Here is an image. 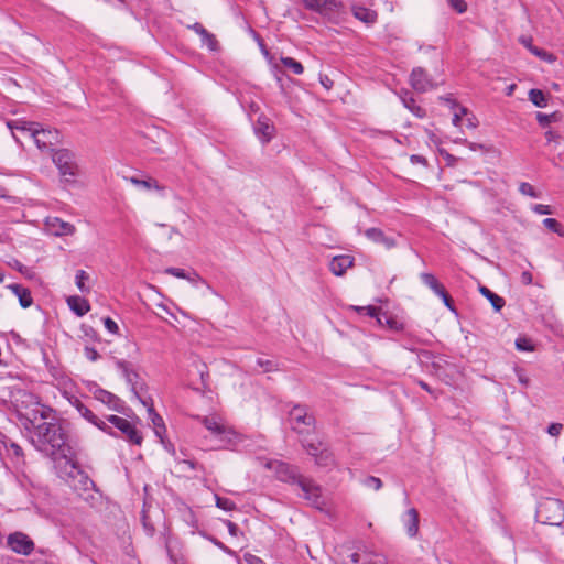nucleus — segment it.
I'll list each match as a JSON object with an SVG mask.
<instances>
[{
  "instance_id": "obj_42",
  "label": "nucleus",
  "mask_w": 564,
  "mask_h": 564,
  "mask_svg": "<svg viewBox=\"0 0 564 564\" xmlns=\"http://www.w3.org/2000/svg\"><path fill=\"white\" fill-rule=\"evenodd\" d=\"M364 485L368 488H371L373 490H379L382 487V481L380 478L375 476H369L364 480Z\"/></svg>"
},
{
  "instance_id": "obj_26",
  "label": "nucleus",
  "mask_w": 564,
  "mask_h": 564,
  "mask_svg": "<svg viewBox=\"0 0 564 564\" xmlns=\"http://www.w3.org/2000/svg\"><path fill=\"white\" fill-rule=\"evenodd\" d=\"M480 293L489 300L494 308L498 312L505 306V300L498 294L491 292L488 288L481 286Z\"/></svg>"
},
{
  "instance_id": "obj_35",
  "label": "nucleus",
  "mask_w": 564,
  "mask_h": 564,
  "mask_svg": "<svg viewBox=\"0 0 564 564\" xmlns=\"http://www.w3.org/2000/svg\"><path fill=\"white\" fill-rule=\"evenodd\" d=\"M383 323L381 325H386L392 330L400 332L403 329V324L399 322L397 318L389 316L387 314H381Z\"/></svg>"
},
{
  "instance_id": "obj_43",
  "label": "nucleus",
  "mask_w": 564,
  "mask_h": 564,
  "mask_svg": "<svg viewBox=\"0 0 564 564\" xmlns=\"http://www.w3.org/2000/svg\"><path fill=\"white\" fill-rule=\"evenodd\" d=\"M164 272L169 275L178 278V279H186L187 274L185 270L180 268L170 267L164 270Z\"/></svg>"
},
{
  "instance_id": "obj_52",
  "label": "nucleus",
  "mask_w": 564,
  "mask_h": 564,
  "mask_svg": "<svg viewBox=\"0 0 564 564\" xmlns=\"http://www.w3.org/2000/svg\"><path fill=\"white\" fill-rule=\"evenodd\" d=\"M186 280L191 282L193 285H196L197 283L206 284V281L195 271L188 273Z\"/></svg>"
},
{
  "instance_id": "obj_46",
  "label": "nucleus",
  "mask_w": 564,
  "mask_h": 564,
  "mask_svg": "<svg viewBox=\"0 0 564 564\" xmlns=\"http://www.w3.org/2000/svg\"><path fill=\"white\" fill-rule=\"evenodd\" d=\"M448 4L458 13H464L467 10V3L464 0H448Z\"/></svg>"
},
{
  "instance_id": "obj_55",
  "label": "nucleus",
  "mask_w": 564,
  "mask_h": 564,
  "mask_svg": "<svg viewBox=\"0 0 564 564\" xmlns=\"http://www.w3.org/2000/svg\"><path fill=\"white\" fill-rule=\"evenodd\" d=\"M521 282L525 285H530L533 282V276H532L531 272L523 271L521 273Z\"/></svg>"
},
{
  "instance_id": "obj_57",
  "label": "nucleus",
  "mask_w": 564,
  "mask_h": 564,
  "mask_svg": "<svg viewBox=\"0 0 564 564\" xmlns=\"http://www.w3.org/2000/svg\"><path fill=\"white\" fill-rule=\"evenodd\" d=\"M466 117V127L469 129H475L478 124L476 117L470 113Z\"/></svg>"
},
{
  "instance_id": "obj_22",
  "label": "nucleus",
  "mask_w": 564,
  "mask_h": 564,
  "mask_svg": "<svg viewBox=\"0 0 564 564\" xmlns=\"http://www.w3.org/2000/svg\"><path fill=\"white\" fill-rule=\"evenodd\" d=\"M7 288L19 299V303L23 308L32 305L33 299L29 289L20 284H9Z\"/></svg>"
},
{
  "instance_id": "obj_1",
  "label": "nucleus",
  "mask_w": 564,
  "mask_h": 564,
  "mask_svg": "<svg viewBox=\"0 0 564 564\" xmlns=\"http://www.w3.org/2000/svg\"><path fill=\"white\" fill-rule=\"evenodd\" d=\"M22 403L34 408L18 409L21 424L28 438L36 451L54 460L64 459L70 467H76V456L68 444L67 433L54 411L40 403L37 397L23 392Z\"/></svg>"
},
{
  "instance_id": "obj_33",
  "label": "nucleus",
  "mask_w": 564,
  "mask_h": 564,
  "mask_svg": "<svg viewBox=\"0 0 564 564\" xmlns=\"http://www.w3.org/2000/svg\"><path fill=\"white\" fill-rule=\"evenodd\" d=\"M281 63L289 69L292 70V73H294L295 75H301L303 74L304 72V67L303 65L297 62L296 59L292 58V57H285V56H282L280 58Z\"/></svg>"
},
{
  "instance_id": "obj_20",
  "label": "nucleus",
  "mask_w": 564,
  "mask_h": 564,
  "mask_svg": "<svg viewBox=\"0 0 564 564\" xmlns=\"http://www.w3.org/2000/svg\"><path fill=\"white\" fill-rule=\"evenodd\" d=\"M403 524L409 536L414 538L419 532V512L410 508L403 516Z\"/></svg>"
},
{
  "instance_id": "obj_13",
  "label": "nucleus",
  "mask_w": 564,
  "mask_h": 564,
  "mask_svg": "<svg viewBox=\"0 0 564 564\" xmlns=\"http://www.w3.org/2000/svg\"><path fill=\"white\" fill-rule=\"evenodd\" d=\"M410 84L414 90L420 93H425L435 87V84L422 67L413 68L410 75Z\"/></svg>"
},
{
  "instance_id": "obj_17",
  "label": "nucleus",
  "mask_w": 564,
  "mask_h": 564,
  "mask_svg": "<svg viewBox=\"0 0 564 564\" xmlns=\"http://www.w3.org/2000/svg\"><path fill=\"white\" fill-rule=\"evenodd\" d=\"M354 264V259L350 256L341 254L336 256L332 259L329 263V270L335 275H343L349 268Z\"/></svg>"
},
{
  "instance_id": "obj_58",
  "label": "nucleus",
  "mask_w": 564,
  "mask_h": 564,
  "mask_svg": "<svg viewBox=\"0 0 564 564\" xmlns=\"http://www.w3.org/2000/svg\"><path fill=\"white\" fill-rule=\"evenodd\" d=\"M226 525L230 535L236 536L238 534L239 529L236 523L228 520L226 521Z\"/></svg>"
},
{
  "instance_id": "obj_39",
  "label": "nucleus",
  "mask_w": 564,
  "mask_h": 564,
  "mask_svg": "<svg viewBox=\"0 0 564 564\" xmlns=\"http://www.w3.org/2000/svg\"><path fill=\"white\" fill-rule=\"evenodd\" d=\"M519 192L522 195H527L530 197H534V198L539 197V194L535 192L534 187L530 183H527V182H522L519 185Z\"/></svg>"
},
{
  "instance_id": "obj_11",
  "label": "nucleus",
  "mask_w": 564,
  "mask_h": 564,
  "mask_svg": "<svg viewBox=\"0 0 564 564\" xmlns=\"http://www.w3.org/2000/svg\"><path fill=\"white\" fill-rule=\"evenodd\" d=\"M122 375L128 382V384L131 387V391L133 395L143 404H148V398H143L141 395V392L143 391L144 383L140 380L139 375L131 369L126 362L119 364Z\"/></svg>"
},
{
  "instance_id": "obj_59",
  "label": "nucleus",
  "mask_w": 564,
  "mask_h": 564,
  "mask_svg": "<svg viewBox=\"0 0 564 564\" xmlns=\"http://www.w3.org/2000/svg\"><path fill=\"white\" fill-rule=\"evenodd\" d=\"M319 82L326 89H330L333 86V80L327 75H321Z\"/></svg>"
},
{
  "instance_id": "obj_8",
  "label": "nucleus",
  "mask_w": 564,
  "mask_h": 564,
  "mask_svg": "<svg viewBox=\"0 0 564 564\" xmlns=\"http://www.w3.org/2000/svg\"><path fill=\"white\" fill-rule=\"evenodd\" d=\"M7 545L12 552L24 556L30 555L35 547L32 539L28 534L20 531L8 535Z\"/></svg>"
},
{
  "instance_id": "obj_34",
  "label": "nucleus",
  "mask_w": 564,
  "mask_h": 564,
  "mask_svg": "<svg viewBox=\"0 0 564 564\" xmlns=\"http://www.w3.org/2000/svg\"><path fill=\"white\" fill-rule=\"evenodd\" d=\"M314 457H315L316 465L322 466V467H328L334 463L333 454L326 448H323L317 454V456H314Z\"/></svg>"
},
{
  "instance_id": "obj_21",
  "label": "nucleus",
  "mask_w": 564,
  "mask_h": 564,
  "mask_svg": "<svg viewBox=\"0 0 564 564\" xmlns=\"http://www.w3.org/2000/svg\"><path fill=\"white\" fill-rule=\"evenodd\" d=\"M68 307L79 317L84 316L90 311L89 302L80 296L73 295L67 299Z\"/></svg>"
},
{
  "instance_id": "obj_9",
  "label": "nucleus",
  "mask_w": 564,
  "mask_h": 564,
  "mask_svg": "<svg viewBox=\"0 0 564 564\" xmlns=\"http://www.w3.org/2000/svg\"><path fill=\"white\" fill-rule=\"evenodd\" d=\"M289 421L293 430L304 433L308 432L310 427L314 424V416L307 412L306 408L295 405L289 413Z\"/></svg>"
},
{
  "instance_id": "obj_36",
  "label": "nucleus",
  "mask_w": 564,
  "mask_h": 564,
  "mask_svg": "<svg viewBox=\"0 0 564 564\" xmlns=\"http://www.w3.org/2000/svg\"><path fill=\"white\" fill-rule=\"evenodd\" d=\"M532 54L549 64H553L556 61V56L554 54L549 53L545 50L539 48L538 46L536 48L532 50Z\"/></svg>"
},
{
  "instance_id": "obj_63",
  "label": "nucleus",
  "mask_w": 564,
  "mask_h": 564,
  "mask_svg": "<svg viewBox=\"0 0 564 564\" xmlns=\"http://www.w3.org/2000/svg\"><path fill=\"white\" fill-rule=\"evenodd\" d=\"M0 198L12 200V197L8 195V191L2 186H0Z\"/></svg>"
},
{
  "instance_id": "obj_53",
  "label": "nucleus",
  "mask_w": 564,
  "mask_h": 564,
  "mask_svg": "<svg viewBox=\"0 0 564 564\" xmlns=\"http://www.w3.org/2000/svg\"><path fill=\"white\" fill-rule=\"evenodd\" d=\"M519 42L525 47L528 48L531 53H532V50L536 48V46L533 45V41H532V37H529V36H521L519 39Z\"/></svg>"
},
{
  "instance_id": "obj_18",
  "label": "nucleus",
  "mask_w": 564,
  "mask_h": 564,
  "mask_svg": "<svg viewBox=\"0 0 564 564\" xmlns=\"http://www.w3.org/2000/svg\"><path fill=\"white\" fill-rule=\"evenodd\" d=\"M365 236L373 241L375 243H381L386 249L395 247L397 242L392 237L386 236V234L379 228H369L365 231Z\"/></svg>"
},
{
  "instance_id": "obj_30",
  "label": "nucleus",
  "mask_w": 564,
  "mask_h": 564,
  "mask_svg": "<svg viewBox=\"0 0 564 564\" xmlns=\"http://www.w3.org/2000/svg\"><path fill=\"white\" fill-rule=\"evenodd\" d=\"M355 17L366 23H373L377 20V13L366 8H357L355 10Z\"/></svg>"
},
{
  "instance_id": "obj_15",
  "label": "nucleus",
  "mask_w": 564,
  "mask_h": 564,
  "mask_svg": "<svg viewBox=\"0 0 564 564\" xmlns=\"http://www.w3.org/2000/svg\"><path fill=\"white\" fill-rule=\"evenodd\" d=\"M302 3L305 9L318 13H333L340 7L337 0H302Z\"/></svg>"
},
{
  "instance_id": "obj_38",
  "label": "nucleus",
  "mask_w": 564,
  "mask_h": 564,
  "mask_svg": "<svg viewBox=\"0 0 564 564\" xmlns=\"http://www.w3.org/2000/svg\"><path fill=\"white\" fill-rule=\"evenodd\" d=\"M544 227L549 230L556 232L560 236H564V231L562 230L561 224L554 218H545L543 220Z\"/></svg>"
},
{
  "instance_id": "obj_49",
  "label": "nucleus",
  "mask_w": 564,
  "mask_h": 564,
  "mask_svg": "<svg viewBox=\"0 0 564 564\" xmlns=\"http://www.w3.org/2000/svg\"><path fill=\"white\" fill-rule=\"evenodd\" d=\"M532 210L539 215H549V214H552V210L550 208L549 205H543V204H535L533 207H532Z\"/></svg>"
},
{
  "instance_id": "obj_62",
  "label": "nucleus",
  "mask_w": 564,
  "mask_h": 564,
  "mask_svg": "<svg viewBox=\"0 0 564 564\" xmlns=\"http://www.w3.org/2000/svg\"><path fill=\"white\" fill-rule=\"evenodd\" d=\"M10 448L12 449V452H13V454H14L15 456H18V457H19V456H22V455H23L22 448H21L18 444L12 443V444L10 445Z\"/></svg>"
},
{
  "instance_id": "obj_54",
  "label": "nucleus",
  "mask_w": 564,
  "mask_h": 564,
  "mask_svg": "<svg viewBox=\"0 0 564 564\" xmlns=\"http://www.w3.org/2000/svg\"><path fill=\"white\" fill-rule=\"evenodd\" d=\"M410 161L412 164H421V165H424L426 166L427 165V160L422 156V155H419V154H413L410 156Z\"/></svg>"
},
{
  "instance_id": "obj_7",
  "label": "nucleus",
  "mask_w": 564,
  "mask_h": 564,
  "mask_svg": "<svg viewBox=\"0 0 564 564\" xmlns=\"http://www.w3.org/2000/svg\"><path fill=\"white\" fill-rule=\"evenodd\" d=\"M72 471L68 473L69 478H72V487L73 489L82 496L85 500H88L90 491H97L95 482L88 477V475L80 469L78 462L76 460V467H70Z\"/></svg>"
},
{
  "instance_id": "obj_6",
  "label": "nucleus",
  "mask_w": 564,
  "mask_h": 564,
  "mask_svg": "<svg viewBox=\"0 0 564 564\" xmlns=\"http://www.w3.org/2000/svg\"><path fill=\"white\" fill-rule=\"evenodd\" d=\"M52 160L64 182H75V178L79 175V167L72 151L67 149L56 150L52 155Z\"/></svg>"
},
{
  "instance_id": "obj_60",
  "label": "nucleus",
  "mask_w": 564,
  "mask_h": 564,
  "mask_svg": "<svg viewBox=\"0 0 564 564\" xmlns=\"http://www.w3.org/2000/svg\"><path fill=\"white\" fill-rule=\"evenodd\" d=\"M558 134L555 131L549 130L545 132V139L547 142H554L558 139Z\"/></svg>"
},
{
  "instance_id": "obj_47",
  "label": "nucleus",
  "mask_w": 564,
  "mask_h": 564,
  "mask_svg": "<svg viewBox=\"0 0 564 564\" xmlns=\"http://www.w3.org/2000/svg\"><path fill=\"white\" fill-rule=\"evenodd\" d=\"M102 321H104L105 328L109 333H111V334H118L119 333V326L117 325V323L112 318L105 317Z\"/></svg>"
},
{
  "instance_id": "obj_28",
  "label": "nucleus",
  "mask_w": 564,
  "mask_h": 564,
  "mask_svg": "<svg viewBox=\"0 0 564 564\" xmlns=\"http://www.w3.org/2000/svg\"><path fill=\"white\" fill-rule=\"evenodd\" d=\"M422 282L429 286L435 294L442 293L444 286L436 280V278L432 273H422L421 274Z\"/></svg>"
},
{
  "instance_id": "obj_31",
  "label": "nucleus",
  "mask_w": 564,
  "mask_h": 564,
  "mask_svg": "<svg viewBox=\"0 0 564 564\" xmlns=\"http://www.w3.org/2000/svg\"><path fill=\"white\" fill-rule=\"evenodd\" d=\"M89 280V274L84 270H78L75 275V283L82 293H88L90 288L86 284Z\"/></svg>"
},
{
  "instance_id": "obj_3",
  "label": "nucleus",
  "mask_w": 564,
  "mask_h": 564,
  "mask_svg": "<svg viewBox=\"0 0 564 564\" xmlns=\"http://www.w3.org/2000/svg\"><path fill=\"white\" fill-rule=\"evenodd\" d=\"M7 126L11 130L17 142L21 143L20 137L17 135V132H20L23 137H28L33 140L36 147L42 151L50 150L59 141L58 131L42 129L40 128V124L35 122L13 120L8 121Z\"/></svg>"
},
{
  "instance_id": "obj_56",
  "label": "nucleus",
  "mask_w": 564,
  "mask_h": 564,
  "mask_svg": "<svg viewBox=\"0 0 564 564\" xmlns=\"http://www.w3.org/2000/svg\"><path fill=\"white\" fill-rule=\"evenodd\" d=\"M436 295H438V296L443 300L444 304H445L447 307H452V306H451L452 299H451V296L448 295V293L446 292V290H445V289H443V290H442V293H437Z\"/></svg>"
},
{
  "instance_id": "obj_2",
  "label": "nucleus",
  "mask_w": 564,
  "mask_h": 564,
  "mask_svg": "<svg viewBox=\"0 0 564 564\" xmlns=\"http://www.w3.org/2000/svg\"><path fill=\"white\" fill-rule=\"evenodd\" d=\"M264 467L274 469L276 477L284 482L296 485L303 492V497L312 505L319 507L321 501V487L315 484L311 478L301 475L297 469L285 463L267 460Z\"/></svg>"
},
{
  "instance_id": "obj_16",
  "label": "nucleus",
  "mask_w": 564,
  "mask_h": 564,
  "mask_svg": "<svg viewBox=\"0 0 564 564\" xmlns=\"http://www.w3.org/2000/svg\"><path fill=\"white\" fill-rule=\"evenodd\" d=\"M94 398L106 404L110 410L120 412L122 409V401L111 392L104 389H96L94 391Z\"/></svg>"
},
{
  "instance_id": "obj_37",
  "label": "nucleus",
  "mask_w": 564,
  "mask_h": 564,
  "mask_svg": "<svg viewBox=\"0 0 564 564\" xmlns=\"http://www.w3.org/2000/svg\"><path fill=\"white\" fill-rule=\"evenodd\" d=\"M215 500H216V506L219 509H223L225 511H231L236 508L235 502L228 498H223V497H219L218 495H216Z\"/></svg>"
},
{
  "instance_id": "obj_41",
  "label": "nucleus",
  "mask_w": 564,
  "mask_h": 564,
  "mask_svg": "<svg viewBox=\"0 0 564 564\" xmlns=\"http://www.w3.org/2000/svg\"><path fill=\"white\" fill-rule=\"evenodd\" d=\"M516 347L518 350H521V351H532L533 350V345L531 344V340L525 337H519L516 340Z\"/></svg>"
},
{
  "instance_id": "obj_45",
  "label": "nucleus",
  "mask_w": 564,
  "mask_h": 564,
  "mask_svg": "<svg viewBox=\"0 0 564 564\" xmlns=\"http://www.w3.org/2000/svg\"><path fill=\"white\" fill-rule=\"evenodd\" d=\"M554 117H555V113H552V115H545L542 112L536 113V120L541 127L549 126L553 121Z\"/></svg>"
},
{
  "instance_id": "obj_19",
  "label": "nucleus",
  "mask_w": 564,
  "mask_h": 564,
  "mask_svg": "<svg viewBox=\"0 0 564 564\" xmlns=\"http://www.w3.org/2000/svg\"><path fill=\"white\" fill-rule=\"evenodd\" d=\"M76 409H77L78 413L84 419H86L89 423L94 424L95 426H97L98 429H100L104 432L112 434L111 431H110V427L107 425V423L105 421L100 420L99 417H97L93 413V411H90L86 405H84L83 403L78 402V404L76 405Z\"/></svg>"
},
{
  "instance_id": "obj_27",
  "label": "nucleus",
  "mask_w": 564,
  "mask_h": 564,
  "mask_svg": "<svg viewBox=\"0 0 564 564\" xmlns=\"http://www.w3.org/2000/svg\"><path fill=\"white\" fill-rule=\"evenodd\" d=\"M529 100L539 108H544L547 106L546 96L541 89H531L529 91Z\"/></svg>"
},
{
  "instance_id": "obj_14",
  "label": "nucleus",
  "mask_w": 564,
  "mask_h": 564,
  "mask_svg": "<svg viewBox=\"0 0 564 564\" xmlns=\"http://www.w3.org/2000/svg\"><path fill=\"white\" fill-rule=\"evenodd\" d=\"M254 133L262 143H268L274 137V124L268 117L260 116L254 123Z\"/></svg>"
},
{
  "instance_id": "obj_32",
  "label": "nucleus",
  "mask_w": 564,
  "mask_h": 564,
  "mask_svg": "<svg viewBox=\"0 0 564 564\" xmlns=\"http://www.w3.org/2000/svg\"><path fill=\"white\" fill-rule=\"evenodd\" d=\"M354 310L358 313L367 314L371 317H376L378 324H382L381 310L376 306H354Z\"/></svg>"
},
{
  "instance_id": "obj_24",
  "label": "nucleus",
  "mask_w": 564,
  "mask_h": 564,
  "mask_svg": "<svg viewBox=\"0 0 564 564\" xmlns=\"http://www.w3.org/2000/svg\"><path fill=\"white\" fill-rule=\"evenodd\" d=\"M127 180L134 186L140 187L145 191L155 189V191L161 192L164 189V186L160 185L159 182L152 177H148L145 180H140L138 177L131 176Z\"/></svg>"
},
{
  "instance_id": "obj_40",
  "label": "nucleus",
  "mask_w": 564,
  "mask_h": 564,
  "mask_svg": "<svg viewBox=\"0 0 564 564\" xmlns=\"http://www.w3.org/2000/svg\"><path fill=\"white\" fill-rule=\"evenodd\" d=\"M469 115V111L467 108L465 107H458L457 110L454 112V116H453V124L455 127H459L460 123H462V120H463V117L465 116H468Z\"/></svg>"
},
{
  "instance_id": "obj_4",
  "label": "nucleus",
  "mask_w": 564,
  "mask_h": 564,
  "mask_svg": "<svg viewBox=\"0 0 564 564\" xmlns=\"http://www.w3.org/2000/svg\"><path fill=\"white\" fill-rule=\"evenodd\" d=\"M199 421L217 441L215 448L237 449L247 440V436L236 432L218 415L203 416Z\"/></svg>"
},
{
  "instance_id": "obj_48",
  "label": "nucleus",
  "mask_w": 564,
  "mask_h": 564,
  "mask_svg": "<svg viewBox=\"0 0 564 564\" xmlns=\"http://www.w3.org/2000/svg\"><path fill=\"white\" fill-rule=\"evenodd\" d=\"M243 561L246 564H265L261 557L251 553H246L243 555Z\"/></svg>"
},
{
  "instance_id": "obj_23",
  "label": "nucleus",
  "mask_w": 564,
  "mask_h": 564,
  "mask_svg": "<svg viewBox=\"0 0 564 564\" xmlns=\"http://www.w3.org/2000/svg\"><path fill=\"white\" fill-rule=\"evenodd\" d=\"M202 39V42L207 45L212 51L217 48V40L215 35L209 33L200 23H195L191 26Z\"/></svg>"
},
{
  "instance_id": "obj_64",
  "label": "nucleus",
  "mask_w": 564,
  "mask_h": 564,
  "mask_svg": "<svg viewBox=\"0 0 564 564\" xmlns=\"http://www.w3.org/2000/svg\"><path fill=\"white\" fill-rule=\"evenodd\" d=\"M359 560H360V556L358 553L355 552V553L350 554V561L352 564H358Z\"/></svg>"
},
{
  "instance_id": "obj_10",
  "label": "nucleus",
  "mask_w": 564,
  "mask_h": 564,
  "mask_svg": "<svg viewBox=\"0 0 564 564\" xmlns=\"http://www.w3.org/2000/svg\"><path fill=\"white\" fill-rule=\"evenodd\" d=\"M107 421L117 427L123 435H126L129 442L135 445H141L142 435L127 419L118 415H108Z\"/></svg>"
},
{
  "instance_id": "obj_5",
  "label": "nucleus",
  "mask_w": 564,
  "mask_h": 564,
  "mask_svg": "<svg viewBox=\"0 0 564 564\" xmlns=\"http://www.w3.org/2000/svg\"><path fill=\"white\" fill-rule=\"evenodd\" d=\"M535 517L543 524L561 525L564 521V503L556 498H544L536 507Z\"/></svg>"
},
{
  "instance_id": "obj_29",
  "label": "nucleus",
  "mask_w": 564,
  "mask_h": 564,
  "mask_svg": "<svg viewBox=\"0 0 564 564\" xmlns=\"http://www.w3.org/2000/svg\"><path fill=\"white\" fill-rule=\"evenodd\" d=\"M145 406L148 408L150 419H151L153 425L155 426V432H156V434H159L160 433L159 430L164 429L163 419L154 411L153 403L150 398H148V404Z\"/></svg>"
},
{
  "instance_id": "obj_44",
  "label": "nucleus",
  "mask_w": 564,
  "mask_h": 564,
  "mask_svg": "<svg viewBox=\"0 0 564 564\" xmlns=\"http://www.w3.org/2000/svg\"><path fill=\"white\" fill-rule=\"evenodd\" d=\"M303 446L306 449V452L313 457L317 456V454L323 449V448H321L319 443H314V442L304 443Z\"/></svg>"
},
{
  "instance_id": "obj_51",
  "label": "nucleus",
  "mask_w": 564,
  "mask_h": 564,
  "mask_svg": "<svg viewBox=\"0 0 564 564\" xmlns=\"http://www.w3.org/2000/svg\"><path fill=\"white\" fill-rule=\"evenodd\" d=\"M563 424L561 423H552L547 427V433L551 436H558L562 433Z\"/></svg>"
},
{
  "instance_id": "obj_25",
  "label": "nucleus",
  "mask_w": 564,
  "mask_h": 564,
  "mask_svg": "<svg viewBox=\"0 0 564 564\" xmlns=\"http://www.w3.org/2000/svg\"><path fill=\"white\" fill-rule=\"evenodd\" d=\"M401 100L403 106L408 108L414 116L417 118L425 117V110L415 104L414 98L410 96L408 91L401 95Z\"/></svg>"
},
{
  "instance_id": "obj_61",
  "label": "nucleus",
  "mask_w": 564,
  "mask_h": 564,
  "mask_svg": "<svg viewBox=\"0 0 564 564\" xmlns=\"http://www.w3.org/2000/svg\"><path fill=\"white\" fill-rule=\"evenodd\" d=\"M257 365L261 368H264L265 371L270 369L271 361L269 360H262L260 358L257 359Z\"/></svg>"
},
{
  "instance_id": "obj_12",
  "label": "nucleus",
  "mask_w": 564,
  "mask_h": 564,
  "mask_svg": "<svg viewBox=\"0 0 564 564\" xmlns=\"http://www.w3.org/2000/svg\"><path fill=\"white\" fill-rule=\"evenodd\" d=\"M45 228L47 232L56 237L70 236L76 231L73 224L58 217H48L45 221Z\"/></svg>"
},
{
  "instance_id": "obj_50",
  "label": "nucleus",
  "mask_w": 564,
  "mask_h": 564,
  "mask_svg": "<svg viewBox=\"0 0 564 564\" xmlns=\"http://www.w3.org/2000/svg\"><path fill=\"white\" fill-rule=\"evenodd\" d=\"M84 352L85 357L90 361H96L100 357L98 351L93 347H85Z\"/></svg>"
}]
</instances>
